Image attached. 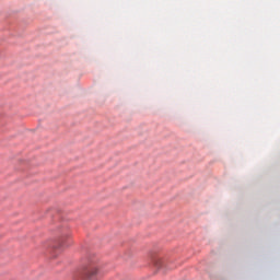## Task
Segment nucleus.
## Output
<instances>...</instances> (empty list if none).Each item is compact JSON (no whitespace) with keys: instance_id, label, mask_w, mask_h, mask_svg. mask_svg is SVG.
Returning <instances> with one entry per match:
<instances>
[{"instance_id":"nucleus-1","label":"nucleus","mask_w":280,"mask_h":280,"mask_svg":"<svg viewBox=\"0 0 280 280\" xmlns=\"http://www.w3.org/2000/svg\"><path fill=\"white\" fill-rule=\"evenodd\" d=\"M102 277V270L96 262H90L81 275V280H100Z\"/></svg>"},{"instance_id":"nucleus-2","label":"nucleus","mask_w":280,"mask_h":280,"mask_svg":"<svg viewBox=\"0 0 280 280\" xmlns=\"http://www.w3.org/2000/svg\"><path fill=\"white\" fill-rule=\"evenodd\" d=\"M154 266L158 268H163V267H165V260L161 257H156L154 259Z\"/></svg>"},{"instance_id":"nucleus-3","label":"nucleus","mask_w":280,"mask_h":280,"mask_svg":"<svg viewBox=\"0 0 280 280\" xmlns=\"http://www.w3.org/2000/svg\"><path fill=\"white\" fill-rule=\"evenodd\" d=\"M65 237L67 236H61L60 240H59V245L60 246H65Z\"/></svg>"}]
</instances>
